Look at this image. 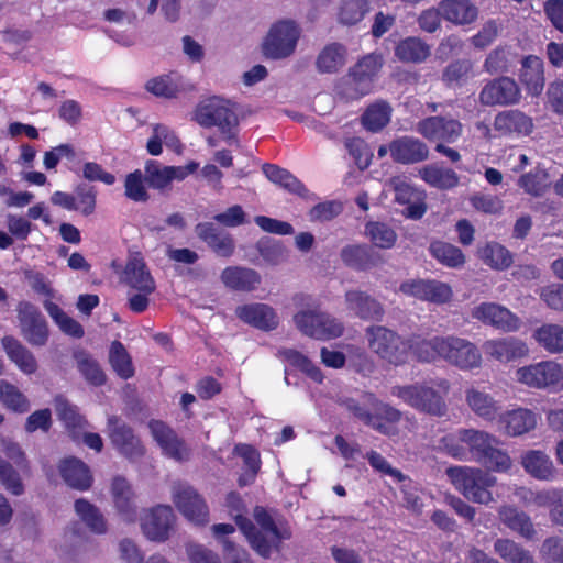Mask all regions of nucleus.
Here are the masks:
<instances>
[{
	"label": "nucleus",
	"instance_id": "nucleus-38",
	"mask_svg": "<svg viewBox=\"0 0 563 563\" xmlns=\"http://www.w3.org/2000/svg\"><path fill=\"white\" fill-rule=\"evenodd\" d=\"M419 177L429 186L448 190L459 185L460 178L457 174L451 169L445 168L439 164H428L418 170Z\"/></svg>",
	"mask_w": 563,
	"mask_h": 563
},
{
	"label": "nucleus",
	"instance_id": "nucleus-43",
	"mask_svg": "<svg viewBox=\"0 0 563 563\" xmlns=\"http://www.w3.org/2000/svg\"><path fill=\"white\" fill-rule=\"evenodd\" d=\"M369 11V0H340L336 8V21L344 26L360 23Z\"/></svg>",
	"mask_w": 563,
	"mask_h": 563
},
{
	"label": "nucleus",
	"instance_id": "nucleus-3",
	"mask_svg": "<svg viewBox=\"0 0 563 563\" xmlns=\"http://www.w3.org/2000/svg\"><path fill=\"white\" fill-rule=\"evenodd\" d=\"M253 517L260 529L249 518L240 514L234 516V520L254 551L267 559L273 550H279L280 542L289 539L291 533L288 529H279L263 507H255Z\"/></svg>",
	"mask_w": 563,
	"mask_h": 563
},
{
	"label": "nucleus",
	"instance_id": "nucleus-22",
	"mask_svg": "<svg viewBox=\"0 0 563 563\" xmlns=\"http://www.w3.org/2000/svg\"><path fill=\"white\" fill-rule=\"evenodd\" d=\"M389 154L394 162L411 165L429 158V147L421 140L413 136H400L389 143Z\"/></svg>",
	"mask_w": 563,
	"mask_h": 563
},
{
	"label": "nucleus",
	"instance_id": "nucleus-59",
	"mask_svg": "<svg viewBox=\"0 0 563 563\" xmlns=\"http://www.w3.org/2000/svg\"><path fill=\"white\" fill-rule=\"evenodd\" d=\"M146 89L157 97L168 99L176 98L181 90L178 80L172 75H163L150 79L146 82Z\"/></svg>",
	"mask_w": 563,
	"mask_h": 563
},
{
	"label": "nucleus",
	"instance_id": "nucleus-37",
	"mask_svg": "<svg viewBox=\"0 0 563 563\" xmlns=\"http://www.w3.org/2000/svg\"><path fill=\"white\" fill-rule=\"evenodd\" d=\"M145 181L154 189H165L173 180H183L185 172L175 166H165L157 161L150 159L144 167Z\"/></svg>",
	"mask_w": 563,
	"mask_h": 563
},
{
	"label": "nucleus",
	"instance_id": "nucleus-12",
	"mask_svg": "<svg viewBox=\"0 0 563 563\" xmlns=\"http://www.w3.org/2000/svg\"><path fill=\"white\" fill-rule=\"evenodd\" d=\"M517 382L533 388L556 387L563 389V364L542 361L516 371Z\"/></svg>",
	"mask_w": 563,
	"mask_h": 563
},
{
	"label": "nucleus",
	"instance_id": "nucleus-53",
	"mask_svg": "<svg viewBox=\"0 0 563 563\" xmlns=\"http://www.w3.org/2000/svg\"><path fill=\"white\" fill-rule=\"evenodd\" d=\"M277 356L290 365L298 367L305 372L313 380L321 383L323 375L319 367H317L306 355L294 349H280Z\"/></svg>",
	"mask_w": 563,
	"mask_h": 563
},
{
	"label": "nucleus",
	"instance_id": "nucleus-17",
	"mask_svg": "<svg viewBox=\"0 0 563 563\" xmlns=\"http://www.w3.org/2000/svg\"><path fill=\"white\" fill-rule=\"evenodd\" d=\"M382 65L383 59L377 54H368L354 65L349 73L352 91L347 96L358 98L369 93L373 78L378 74Z\"/></svg>",
	"mask_w": 563,
	"mask_h": 563
},
{
	"label": "nucleus",
	"instance_id": "nucleus-47",
	"mask_svg": "<svg viewBox=\"0 0 563 563\" xmlns=\"http://www.w3.org/2000/svg\"><path fill=\"white\" fill-rule=\"evenodd\" d=\"M74 360L77 369L89 384L101 386L106 383V374L99 363L90 354L78 350L74 352Z\"/></svg>",
	"mask_w": 563,
	"mask_h": 563
},
{
	"label": "nucleus",
	"instance_id": "nucleus-10",
	"mask_svg": "<svg viewBox=\"0 0 563 563\" xmlns=\"http://www.w3.org/2000/svg\"><path fill=\"white\" fill-rule=\"evenodd\" d=\"M176 516L170 506L157 505L145 509L140 517L143 536L157 543L167 541L174 531Z\"/></svg>",
	"mask_w": 563,
	"mask_h": 563
},
{
	"label": "nucleus",
	"instance_id": "nucleus-14",
	"mask_svg": "<svg viewBox=\"0 0 563 563\" xmlns=\"http://www.w3.org/2000/svg\"><path fill=\"white\" fill-rule=\"evenodd\" d=\"M416 131L429 142L454 143L462 135L463 125L451 117L432 115L420 120Z\"/></svg>",
	"mask_w": 563,
	"mask_h": 563
},
{
	"label": "nucleus",
	"instance_id": "nucleus-42",
	"mask_svg": "<svg viewBox=\"0 0 563 563\" xmlns=\"http://www.w3.org/2000/svg\"><path fill=\"white\" fill-rule=\"evenodd\" d=\"M74 508L77 516L91 532L97 534L107 532V521L99 508L93 504L89 503L87 499L79 498L75 501Z\"/></svg>",
	"mask_w": 563,
	"mask_h": 563
},
{
	"label": "nucleus",
	"instance_id": "nucleus-19",
	"mask_svg": "<svg viewBox=\"0 0 563 563\" xmlns=\"http://www.w3.org/2000/svg\"><path fill=\"white\" fill-rule=\"evenodd\" d=\"M482 347L488 360L499 363H509L529 354L527 344L515 336L490 339Z\"/></svg>",
	"mask_w": 563,
	"mask_h": 563
},
{
	"label": "nucleus",
	"instance_id": "nucleus-24",
	"mask_svg": "<svg viewBox=\"0 0 563 563\" xmlns=\"http://www.w3.org/2000/svg\"><path fill=\"white\" fill-rule=\"evenodd\" d=\"M236 317L256 329L263 331L275 330L279 324V318L274 308L266 303H247L235 309Z\"/></svg>",
	"mask_w": 563,
	"mask_h": 563
},
{
	"label": "nucleus",
	"instance_id": "nucleus-50",
	"mask_svg": "<svg viewBox=\"0 0 563 563\" xmlns=\"http://www.w3.org/2000/svg\"><path fill=\"white\" fill-rule=\"evenodd\" d=\"M0 401L8 409L19 413H24L31 408L27 397L5 379H0Z\"/></svg>",
	"mask_w": 563,
	"mask_h": 563
},
{
	"label": "nucleus",
	"instance_id": "nucleus-62",
	"mask_svg": "<svg viewBox=\"0 0 563 563\" xmlns=\"http://www.w3.org/2000/svg\"><path fill=\"white\" fill-rule=\"evenodd\" d=\"M75 208L74 211H79L82 216H90L96 210L97 190L93 186L86 184L78 185L75 188Z\"/></svg>",
	"mask_w": 563,
	"mask_h": 563
},
{
	"label": "nucleus",
	"instance_id": "nucleus-28",
	"mask_svg": "<svg viewBox=\"0 0 563 563\" xmlns=\"http://www.w3.org/2000/svg\"><path fill=\"white\" fill-rule=\"evenodd\" d=\"M498 428L509 437H518L529 432L537 426L536 415L528 409H514L504 413L499 412Z\"/></svg>",
	"mask_w": 563,
	"mask_h": 563
},
{
	"label": "nucleus",
	"instance_id": "nucleus-8",
	"mask_svg": "<svg viewBox=\"0 0 563 563\" xmlns=\"http://www.w3.org/2000/svg\"><path fill=\"white\" fill-rule=\"evenodd\" d=\"M107 435L114 450L130 461L144 456L145 446L134 430L118 416H110L107 420Z\"/></svg>",
	"mask_w": 563,
	"mask_h": 563
},
{
	"label": "nucleus",
	"instance_id": "nucleus-39",
	"mask_svg": "<svg viewBox=\"0 0 563 563\" xmlns=\"http://www.w3.org/2000/svg\"><path fill=\"white\" fill-rule=\"evenodd\" d=\"M520 80L527 91L532 96H539L544 87L543 63L537 56H528L522 62Z\"/></svg>",
	"mask_w": 563,
	"mask_h": 563
},
{
	"label": "nucleus",
	"instance_id": "nucleus-13",
	"mask_svg": "<svg viewBox=\"0 0 563 563\" xmlns=\"http://www.w3.org/2000/svg\"><path fill=\"white\" fill-rule=\"evenodd\" d=\"M20 332L26 342L33 346H44L48 341L47 321L40 309L29 301L16 306Z\"/></svg>",
	"mask_w": 563,
	"mask_h": 563
},
{
	"label": "nucleus",
	"instance_id": "nucleus-35",
	"mask_svg": "<svg viewBox=\"0 0 563 563\" xmlns=\"http://www.w3.org/2000/svg\"><path fill=\"white\" fill-rule=\"evenodd\" d=\"M347 49L338 42L327 44L317 55L314 66L319 74H335L346 64Z\"/></svg>",
	"mask_w": 563,
	"mask_h": 563
},
{
	"label": "nucleus",
	"instance_id": "nucleus-51",
	"mask_svg": "<svg viewBox=\"0 0 563 563\" xmlns=\"http://www.w3.org/2000/svg\"><path fill=\"white\" fill-rule=\"evenodd\" d=\"M48 316L58 325L60 331L74 338H81L84 335V328L75 319L69 317L62 308L51 300H45L43 303Z\"/></svg>",
	"mask_w": 563,
	"mask_h": 563
},
{
	"label": "nucleus",
	"instance_id": "nucleus-6",
	"mask_svg": "<svg viewBox=\"0 0 563 563\" xmlns=\"http://www.w3.org/2000/svg\"><path fill=\"white\" fill-rule=\"evenodd\" d=\"M296 328L316 340H331L343 334L344 325L338 319L319 309H301L294 314Z\"/></svg>",
	"mask_w": 563,
	"mask_h": 563
},
{
	"label": "nucleus",
	"instance_id": "nucleus-2",
	"mask_svg": "<svg viewBox=\"0 0 563 563\" xmlns=\"http://www.w3.org/2000/svg\"><path fill=\"white\" fill-rule=\"evenodd\" d=\"M190 120L203 129L216 128L228 144H238L239 117L231 101L219 96L205 98L190 112Z\"/></svg>",
	"mask_w": 563,
	"mask_h": 563
},
{
	"label": "nucleus",
	"instance_id": "nucleus-48",
	"mask_svg": "<svg viewBox=\"0 0 563 563\" xmlns=\"http://www.w3.org/2000/svg\"><path fill=\"white\" fill-rule=\"evenodd\" d=\"M429 251L439 263L450 268H460L465 264V255L453 244L434 241L430 244Z\"/></svg>",
	"mask_w": 563,
	"mask_h": 563
},
{
	"label": "nucleus",
	"instance_id": "nucleus-31",
	"mask_svg": "<svg viewBox=\"0 0 563 563\" xmlns=\"http://www.w3.org/2000/svg\"><path fill=\"white\" fill-rule=\"evenodd\" d=\"M2 347L8 358L25 375H32L38 369L36 357L18 339L11 335L3 336Z\"/></svg>",
	"mask_w": 563,
	"mask_h": 563
},
{
	"label": "nucleus",
	"instance_id": "nucleus-18",
	"mask_svg": "<svg viewBox=\"0 0 563 563\" xmlns=\"http://www.w3.org/2000/svg\"><path fill=\"white\" fill-rule=\"evenodd\" d=\"M471 316L473 319L504 332L517 331L521 324L520 319L516 314L495 302H483L474 307Z\"/></svg>",
	"mask_w": 563,
	"mask_h": 563
},
{
	"label": "nucleus",
	"instance_id": "nucleus-16",
	"mask_svg": "<svg viewBox=\"0 0 563 563\" xmlns=\"http://www.w3.org/2000/svg\"><path fill=\"white\" fill-rule=\"evenodd\" d=\"M479 102L484 106H512L521 99V91L517 82L509 77H499L489 80L481 90Z\"/></svg>",
	"mask_w": 563,
	"mask_h": 563
},
{
	"label": "nucleus",
	"instance_id": "nucleus-32",
	"mask_svg": "<svg viewBox=\"0 0 563 563\" xmlns=\"http://www.w3.org/2000/svg\"><path fill=\"white\" fill-rule=\"evenodd\" d=\"M457 438L467 446L468 452L476 462H479L495 444H499V440L495 435L473 428L459 429Z\"/></svg>",
	"mask_w": 563,
	"mask_h": 563
},
{
	"label": "nucleus",
	"instance_id": "nucleus-46",
	"mask_svg": "<svg viewBox=\"0 0 563 563\" xmlns=\"http://www.w3.org/2000/svg\"><path fill=\"white\" fill-rule=\"evenodd\" d=\"M445 336H434L430 340L420 336H411L407 340L410 351L423 362H431L435 358L442 360V343Z\"/></svg>",
	"mask_w": 563,
	"mask_h": 563
},
{
	"label": "nucleus",
	"instance_id": "nucleus-5",
	"mask_svg": "<svg viewBox=\"0 0 563 563\" xmlns=\"http://www.w3.org/2000/svg\"><path fill=\"white\" fill-rule=\"evenodd\" d=\"M368 349L379 358L399 365L406 362L410 345L395 331L383 325H371L365 330Z\"/></svg>",
	"mask_w": 563,
	"mask_h": 563
},
{
	"label": "nucleus",
	"instance_id": "nucleus-54",
	"mask_svg": "<svg viewBox=\"0 0 563 563\" xmlns=\"http://www.w3.org/2000/svg\"><path fill=\"white\" fill-rule=\"evenodd\" d=\"M550 183L549 174L539 166L521 175L518 180L519 187L532 196H541L549 188Z\"/></svg>",
	"mask_w": 563,
	"mask_h": 563
},
{
	"label": "nucleus",
	"instance_id": "nucleus-56",
	"mask_svg": "<svg viewBox=\"0 0 563 563\" xmlns=\"http://www.w3.org/2000/svg\"><path fill=\"white\" fill-rule=\"evenodd\" d=\"M340 405L352 413L355 418L363 421L366 426L372 427L383 434H389L391 432L390 427L384 422H376L373 413H371L363 405L353 398H343L340 400Z\"/></svg>",
	"mask_w": 563,
	"mask_h": 563
},
{
	"label": "nucleus",
	"instance_id": "nucleus-9",
	"mask_svg": "<svg viewBox=\"0 0 563 563\" xmlns=\"http://www.w3.org/2000/svg\"><path fill=\"white\" fill-rule=\"evenodd\" d=\"M442 360L462 371L478 369L483 365V356L476 344L455 335L444 338Z\"/></svg>",
	"mask_w": 563,
	"mask_h": 563
},
{
	"label": "nucleus",
	"instance_id": "nucleus-63",
	"mask_svg": "<svg viewBox=\"0 0 563 563\" xmlns=\"http://www.w3.org/2000/svg\"><path fill=\"white\" fill-rule=\"evenodd\" d=\"M478 463L497 473L508 472L512 466V460L499 444H495Z\"/></svg>",
	"mask_w": 563,
	"mask_h": 563
},
{
	"label": "nucleus",
	"instance_id": "nucleus-21",
	"mask_svg": "<svg viewBox=\"0 0 563 563\" xmlns=\"http://www.w3.org/2000/svg\"><path fill=\"white\" fill-rule=\"evenodd\" d=\"M110 493L113 501V506L125 522H134L137 517V505L135 493L123 476H114L111 481Z\"/></svg>",
	"mask_w": 563,
	"mask_h": 563
},
{
	"label": "nucleus",
	"instance_id": "nucleus-4",
	"mask_svg": "<svg viewBox=\"0 0 563 563\" xmlns=\"http://www.w3.org/2000/svg\"><path fill=\"white\" fill-rule=\"evenodd\" d=\"M446 475L453 486L473 503L487 505L494 500L489 488L496 485V477L481 468L451 466Z\"/></svg>",
	"mask_w": 563,
	"mask_h": 563
},
{
	"label": "nucleus",
	"instance_id": "nucleus-15",
	"mask_svg": "<svg viewBox=\"0 0 563 563\" xmlns=\"http://www.w3.org/2000/svg\"><path fill=\"white\" fill-rule=\"evenodd\" d=\"M148 429L163 455L177 462H185L190 459L191 450L189 446L165 422L161 420H151L148 422Z\"/></svg>",
	"mask_w": 563,
	"mask_h": 563
},
{
	"label": "nucleus",
	"instance_id": "nucleus-20",
	"mask_svg": "<svg viewBox=\"0 0 563 563\" xmlns=\"http://www.w3.org/2000/svg\"><path fill=\"white\" fill-rule=\"evenodd\" d=\"M344 301L347 311L364 321H380L385 314L383 305L368 292L360 289L347 290Z\"/></svg>",
	"mask_w": 563,
	"mask_h": 563
},
{
	"label": "nucleus",
	"instance_id": "nucleus-30",
	"mask_svg": "<svg viewBox=\"0 0 563 563\" xmlns=\"http://www.w3.org/2000/svg\"><path fill=\"white\" fill-rule=\"evenodd\" d=\"M58 471L64 482L77 490H87L91 487L92 475L89 467L79 459L66 457L58 464Z\"/></svg>",
	"mask_w": 563,
	"mask_h": 563
},
{
	"label": "nucleus",
	"instance_id": "nucleus-29",
	"mask_svg": "<svg viewBox=\"0 0 563 563\" xmlns=\"http://www.w3.org/2000/svg\"><path fill=\"white\" fill-rule=\"evenodd\" d=\"M465 402L476 417L485 421L493 422L499 416V402L490 394L477 387L465 390Z\"/></svg>",
	"mask_w": 563,
	"mask_h": 563
},
{
	"label": "nucleus",
	"instance_id": "nucleus-58",
	"mask_svg": "<svg viewBox=\"0 0 563 563\" xmlns=\"http://www.w3.org/2000/svg\"><path fill=\"white\" fill-rule=\"evenodd\" d=\"M365 233L379 249H390L397 240L396 232L387 224L382 222H369L365 227Z\"/></svg>",
	"mask_w": 563,
	"mask_h": 563
},
{
	"label": "nucleus",
	"instance_id": "nucleus-7",
	"mask_svg": "<svg viewBox=\"0 0 563 563\" xmlns=\"http://www.w3.org/2000/svg\"><path fill=\"white\" fill-rule=\"evenodd\" d=\"M300 29L290 20L278 21L273 24L262 43V52L266 58L284 59L295 53Z\"/></svg>",
	"mask_w": 563,
	"mask_h": 563
},
{
	"label": "nucleus",
	"instance_id": "nucleus-25",
	"mask_svg": "<svg viewBox=\"0 0 563 563\" xmlns=\"http://www.w3.org/2000/svg\"><path fill=\"white\" fill-rule=\"evenodd\" d=\"M195 232L218 256L230 257L234 253L233 238L220 231L214 223L200 222L195 227Z\"/></svg>",
	"mask_w": 563,
	"mask_h": 563
},
{
	"label": "nucleus",
	"instance_id": "nucleus-57",
	"mask_svg": "<svg viewBox=\"0 0 563 563\" xmlns=\"http://www.w3.org/2000/svg\"><path fill=\"white\" fill-rule=\"evenodd\" d=\"M343 263L355 269H367L374 263L367 246L365 245H347L340 253Z\"/></svg>",
	"mask_w": 563,
	"mask_h": 563
},
{
	"label": "nucleus",
	"instance_id": "nucleus-55",
	"mask_svg": "<svg viewBox=\"0 0 563 563\" xmlns=\"http://www.w3.org/2000/svg\"><path fill=\"white\" fill-rule=\"evenodd\" d=\"M109 362L113 371L121 378L128 379L133 376L134 369L131 362V357L121 342H112L109 353Z\"/></svg>",
	"mask_w": 563,
	"mask_h": 563
},
{
	"label": "nucleus",
	"instance_id": "nucleus-41",
	"mask_svg": "<svg viewBox=\"0 0 563 563\" xmlns=\"http://www.w3.org/2000/svg\"><path fill=\"white\" fill-rule=\"evenodd\" d=\"M494 552L506 563H536L529 550L508 538H498L494 542Z\"/></svg>",
	"mask_w": 563,
	"mask_h": 563
},
{
	"label": "nucleus",
	"instance_id": "nucleus-45",
	"mask_svg": "<svg viewBox=\"0 0 563 563\" xmlns=\"http://www.w3.org/2000/svg\"><path fill=\"white\" fill-rule=\"evenodd\" d=\"M477 255L486 265L497 271H504L512 263L511 253L497 242H488L478 247Z\"/></svg>",
	"mask_w": 563,
	"mask_h": 563
},
{
	"label": "nucleus",
	"instance_id": "nucleus-60",
	"mask_svg": "<svg viewBox=\"0 0 563 563\" xmlns=\"http://www.w3.org/2000/svg\"><path fill=\"white\" fill-rule=\"evenodd\" d=\"M234 451L243 459L247 467L246 474L239 479L240 485L245 486L254 479L260 470V455L254 448L247 444H239L235 446Z\"/></svg>",
	"mask_w": 563,
	"mask_h": 563
},
{
	"label": "nucleus",
	"instance_id": "nucleus-34",
	"mask_svg": "<svg viewBox=\"0 0 563 563\" xmlns=\"http://www.w3.org/2000/svg\"><path fill=\"white\" fill-rule=\"evenodd\" d=\"M500 521L520 537L532 540L537 531L529 515L514 506L504 505L498 509Z\"/></svg>",
	"mask_w": 563,
	"mask_h": 563
},
{
	"label": "nucleus",
	"instance_id": "nucleus-49",
	"mask_svg": "<svg viewBox=\"0 0 563 563\" xmlns=\"http://www.w3.org/2000/svg\"><path fill=\"white\" fill-rule=\"evenodd\" d=\"M391 111L388 102L376 101L362 115V123L368 131L378 132L389 123Z\"/></svg>",
	"mask_w": 563,
	"mask_h": 563
},
{
	"label": "nucleus",
	"instance_id": "nucleus-61",
	"mask_svg": "<svg viewBox=\"0 0 563 563\" xmlns=\"http://www.w3.org/2000/svg\"><path fill=\"white\" fill-rule=\"evenodd\" d=\"M0 483L10 494L20 496L24 493V484L19 472L11 463L0 456Z\"/></svg>",
	"mask_w": 563,
	"mask_h": 563
},
{
	"label": "nucleus",
	"instance_id": "nucleus-36",
	"mask_svg": "<svg viewBox=\"0 0 563 563\" xmlns=\"http://www.w3.org/2000/svg\"><path fill=\"white\" fill-rule=\"evenodd\" d=\"M520 463L525 471L536 479L552 481L555 477V466L543 451H527L521 455Z\"/></svg>",
	"mask_w": 563,
	"mask_h": 563
},
{
	"label": "nucleus",
	"instance_id": "nucleus-26",
	"mask_svg": "<svg viewBox=\"0 0 563 563\" xmlns=\"http://www.w3.org/2000/svg\"><path fill=\"white\" fill-rule=\"evenodd\" d=\"M439 3L443 20L453 25H471L478 19V8L471 0H441Z\"/></svg>",
	"mask_w": 563,
	"mask_h": 563
},
{
	"label": "nucleus",
	"instance_id": "nucleus-1",
	"mask_svg": "<svg viewBox=\"0 0 563 563\" xmlns=\"http://www.w3.org/2000/svg\"><path fill=\"white\" fill-rule=\"evenodd\" d=\"M450 389L451 384L446 378H435L429 382L397 385L390 393L415 410L441 418L448 413L445 398Z\"/></svg>",
	"mask_w": 563,
	"mask_h": 563
},
{
	"label": "nucleus",
	"instance_id": "nucleus-52",
	"mask_svg": "<svg viewBox=\"0 0 563 563\" xmlns=\"http://www.w3.org/2000/svg\"><path fill=\"white\" fill-rule=\"evenodd\" d=\"M262 169L272 183L298 195L306 194L307 189L305 186L288 170L273 164H264Z\"/></svg>",
	"mask_w": 563,
	"mask_h": 563
},
{
	"label": "nucleus",
	"instance_id": "nucleus-11",
	"mask_svg": "<svg viewBox=\"0 0 563 563\" xmlns=\"http://www.w3.org/2000/svg\"><path fill=\"white\" fill-rule=\"evenodd\" d=\"M172 499L180 514L197 526L209 522V508L203 497L190 485L175 483Z\"/></svg>",
	"mask_w": 563,
	"mask_h": 563
},
{
	"label": "nucleus",
	"instance_id": "nucleus-27",
	"mask_svg": "<svg viewBox=\"0 0 563 563\" xmlns=\"http://www.w3.org/2000/svg\"><path fill=\"white\" fill-rule=\"evenodd\" d=\"M220 279L227 288L242 292L255 290L262 282L260 273L243 266H229L224 268Z\"/></svg>",
	"mask_w": 563,
	"mask_h": 563
},
{
	"label": "nucleus",
	"instance_id": "nucleus-44",
	"mask_svg": "<svg viewBox=\"0 0 563 563\" xmlns=\"http://www.w3.org/2000/svg\"><path fill=\"white\" fill-rule=\"evenodd\" d=\"M533 339L549 353L563 352V325L544 323L533 332Z\"/></svg>",
	"mask_w": 563,
	"mask_h": 563
},
{
	"label": "nucleus",
	"instance_id": "nucleus-40",
	"mask_svg": "<svg viewBox=\"0 0 563 563\" xmlns=\"http://www.w3.org/2000/svg\"><path fill=\"white\" fill-rule=\"evenodd\" d=\"M431 54V47L423 40L417 36H409L401 40L396 48L395 55L406 63H422Z\"/></svg>",
	"mask_w": 563,
	"mask_h": 563
},
{
	"label": "nucleus",
	"instance_id": "nucleus-23",
	"mask_svg": "<svg viewBox=\"0 0 563 563\" xmlns=\"http://www.w3.org/2000/svg\"><path fill=\"white\" fill-rule=\"evenodd\" d=\"M494 129L501 136L521 137L533 131V120L520 110H505L494 118Z\"/></svg>",
	"mask_w": 563,
	"mask_h": 563
},
{
	"label": "nucleus",
	"instance_id": "nucleus-64",
	"mask_svg": "<svg viewBox=\"0 0 563 563\" xmlns=\"http://www.w3.org/2000/svg\"><path fill=\"white\" fill-rule=\"evenodd\" d=\"M145 175L140 169L126 175L124 180L125 196L136 202H143L148 199V192L144 185Z\"/></svg>",
	"mask_w": 563,
	"mask_h": 563
},
{
	"label": "nucleus",
	"instance_id": "nucleus-33",
	"mask_svg": "<svg viewBox=\"0 0 563 563\" xmlns=\"http://www.w3.org/2000/svg\"><path fill=\"white\" fill-rule=\"evenodd\" d=\"M124 282L131 288L141 292H153L155 290V282L140 255H133L128 261L124 269Z\"/></svg>",
	"mask_w": 563,
	"mask_h": 563
}]
</instances>
